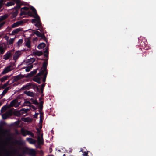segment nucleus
Instances as JSON below:
<instances>
[{
    "label": "nucleus",
    "instance_id": "48",
    "mask_svg": "<svg viewBox=\"0 0 156 156\" xmlns=\"http://www.w3.org/2000/svg\"><path fill=\"white\" fill-rule=\"evenodd\" d=\"M39 128L40 129H41L42 128V124H39Z\"/></svg>",
    "mask_w": 156,
    "mask_h": 156
},
{
    "label": "nucleus",
    "instance_id": "14",
    "mask_svg": "<svg viewBox=\"0 0 156 156\" xmlns=\"http://www.w3.org/2000/svg\"><path fill=\"white\" fill-rule=\"evenodd\" d=\"M47 66V63L46 62H44L43 64V67L42 68V70L41 71L44 74V72L45 73L46 72H46V67Z\"/></svg>",
    "mask_w": 156,
    "mask_h": 156
},
{
    "label": "nucleus",
    "instance_id": "21",
    "mask_svg": "<svg viewBox=\"0 0 156 156\" xmlns=\"http://www.w3.org/2000/svg\"><path fill=\"white\" fill-rule=\"evenodd\" d=\"M28 131L25 130L23 129H22L21 130V133L23 136H26V135H27Z\"/></svg>",
    "mask_w": 156,
    "mask_h": 156
},
{
    "label": "nucleus",
    "instance_id": "17",
    "mask_svg": "<svg viewBox=\"0 0 156 156\" xmlns=\"http://www.w3.org/2000/svg\"><path fill=\"white\" fill-rule=\"evenodd\" d=\"M8 16V15L7 14H5L1 16H0V22L6 19Z\"/></svg>",
    "mask_w": 156,
    "mask_h": 156
},
{
    "label": "nucleus",
    "instance_id": "24",
    "mask_svg": "<svg viewBox=\"0 0 156 156\" xmlns=\"http://www.w3.org/2000/svg\"><path fill=\"white\" fill-rule=\"evenodd\" d=\"M34 58H31L27 59V62L29 64H31L34 62Z\"/></svg>",
    "mask_w": 156,
    "mask_h": 156
},
{
    "label": "nucleus",
    "instance_id": "7",
    "mask_svg": "<svg viewBox=\"0 0 156 156\" xmlns=\"http://www.w3.org/2000/svg\"><path fill=\"white\" fill-rule=\"evenodd\" d=\"M12 114V112L9 110L7 111L5 114L2 115V118L3 119H6L8 117L11 115Z\"/></svg>",
    "mask_w": 156,
    "mask_h": 156
},
{
    "label": "nucleus",
    "instance_id": "39",
    "mask_svg": "<svg viewBox=\"0 0 156 156\" xmlns=\"http://www.w3.org/2000/svg\"><path fill=\"white\" fill-rule=\"evenodd\" d=\"M28 8L27 7H23L21 8L22 10H28Z\"/></svg>",
    "mask_w": 156,
    "mask_h": 156
},
{
    "label": "nucleus",
    "instance_id": "19",
    "mask_svg": "<svg viewBox=\"0 0 156 156\" xmlns=\"http://www.w3.org/2000/svg\"><path fill=\"white\" fill-rule=\"evenodd\" d=\"M27 140L31 144H34L36 142V140H35L30 138H27Z\"/></svg>",
    "mask_w": 156,
    "mask_h": 156
},
{
    "label": "nucleus",
    "instance_id": "29",
    "mask_svg": "<svg viewBox=\"0 0 156 156\" xmlns=\"http://www.w3.org/2000/svg\"><path fill=\"white\" fill-rule=\"evenodd\" d=\"M33 67V65H31L28 67H25L26 71L27 72L29 71L32 69Z\"/></svg>",
    "mask_w": 156,
    "mask_h": 156
},
{
    "label": "nucleus",
    "instance_id": "53",
    "mask_svg": "<svg viewBox=\"0 0 156 156\" xmlns=\"http://www.w3.org/2000/svg\"><path fill=\"white\" fill-rule=\"evenodd\" d=\"M63 156H65V154H64V155H63Z\"/></svg>",
    "mask_w": 156,
    "mask_h": 156
},
{
    "label": "nucleus",
    "instance_id": "1",
    "mask_svg": "<svg viewBox=\"0 0 156 156\" xmlns=\"http://www.w3.org/2000/svg\"><path fill=\"white\" fill-rule=\"evenodd\" d=\"M31 9L34 13V17L36 18V19L32 20V22L36 23L35 25L38 27H40L41 26V24L40 22V17L37 14L36 11L35 9L33 6L31 7Z\"/></svg>",
    "mask_w": 156,
    "mask_h": 156
},
{
    "label": "nucleus",
    "instance_id": "41",
    "mask_svg": "<svg viewBox=\"0 0 156 156\" xmlns=\"http://www.w3.org/2000/svg\"><path fill=\"white\" fill-rule=\"evenodd\" d=\"M3 0H0V6H1L3 4Z\"/></svg>",
    "mask_w": 156,
    "mask_h": 156
},
{
    "label": "nucleus",
    "instance_id": "27",
    "mask_svg": "<svg viewBox=\"0 0 156 156\" xmlns=\"http://www.w3.org/2000/svg\"><path fill=\"white\" fill-rule=\"evenodd\" d=\"M9 77L8 76H5L0 79V80L1 82H3L6 80Z\"/></svg>",
    "mask_w": 156,
    "mask_h": 156
},
{
    "label": "nucleus",
    "instance_id": "28",
    "mask_svg": "<svg viewBox=\"0 0 156 156\" xmlns=\"http://www.w3.org/2000/svg\"><path fill=\"white\" fill-rule=\"evenodd\" d=\"M23 42V40L22 39H20L17 42V46L19 48Z\"/></svg>",
    "mask_w": 156,
    "mask_h": 156
},
{
    "label": "nucleus",
    "instance_id": "20",
    "mask_svg": "<svg viewBox=\"0 0 156 156\" xmlns=\"http://www.w3.org/2000/svg\"><path fill=\"white\" fill-rule=\"evenodd\" d=\"M22 120L23 121L25 122H29L32 121V119L29 117L23 118Z\"/></svg>",
    "mask_w": 156,
    "mask_h": 156
},
{
    "label": "nucleus",
    "instance_id": "50",
    "mask_svg": "<svg viewBox=\"0 0 156 156\" xmlns=\"http://www.w3.org/2000/svg\"><path fill=\"white\" fill-rule=\"evenodd\" d=\"M38 30H40V31H41V32H42L43 31V29H38Z\"/></svg>",
    "mask_w": 156,
    "mask_h": 156
},
{
    "label": "nucleus",
    "instance_id": "18",
    "mask_svg": "<svg viewBox=\"0 0 156 156\" xmlns=\"http://www.w3.org/2000/svg\"><path fill=\"white\" fill-rule=\"evenodd\" d=\"M33 54L35 56H40L42 55V53L38 51H34L33 52Z\"/></svg>",
    "mask_w": 156,
    "mask_h": 156
},
{
    "label": "nucleus",
    "instance_id": "22",
    "mask_svg": "<svg viewBox=\"0 0 156 156\" xmlns=\"http://www.w3.org/2000/svg\"><path fill=\"white\" fill-rule=\"evenodd\" d=\"M30 154L31 155H34L35 154V150L32 149H30L29 150Z\"/></svg>",
    "mask_w": 156,
    "mask_h": 156
},
{
    "label": "nucleus",
    "instance_id": "36",
    "mask_svg": "<svg viewBox=\"0 0 156 156\" xmlns=\"http://www.w3.org/2000/svg\"><path fill=\"white\" fill-rule=\"evenodd\" d=\"M27 135H30L32 137H34V134L30 131H28V133Z\"/></svg>",
    "mask_w": 156,
    "mask_h": 156
},
{
    "label": "nucleus",
    "instance_id": "5",
    "mask_svg": "<svg viewBox=\"0 0 156 156\" xmlns=\"http://www.w3.org/2000/svg\"><path fill=\"white\" fill-rule=\"evenodd\" d=\"M11 66H9L4 68L1 74H5L12 70Z\"/></svg>",
    "mask_w": 156,
    "mask_h": 156
},
{
    "label": "nucleus",
    "instance_id": "6",
    "mask_svg": "<svg viewBox=\"0 0 156 156\" xmlns=\"http://www.w3.org/2000/svg\"><path fill=\"white\" fill-rule=\"evenodd\" d=\"M37 132L38 133V137L37 138V140L38 142V143L39 144H41L43 143V134H41V136H39L40 135V131L39 130V129H37Z\"/></svg>",
    "mask_w": 156,
    "mask_h": 156
},
{
    "label": "nucleus",
    "instance_id": "34",
    "mask_svg": "<svg viewBox=\"0 0 156 156\" xmlns=\"http://www.w3.org/2000/svg\"><path fill=\"white\" fill-rule=\"evenodd\" d=\"M48 48H46V50L44 51V55L46 57H47L48 56Z\"/></svg>",
    "mask_w": 156,
    "mask_h": 156
},
{
    "label": "nucleus",
    "instance_id": "13",
    "mask_svg": "<svg viewBox=\"0 0 156 156\" xmlns=\"http://www.w3.org/2000/svg\"><path fill=\"white\" fill-rule=\"evenodd\" d=\"M5 49L2 44H0V55L3 54L5 52Z\"/></svg>",
    "mask_w": 156,
    "mask_h": 156
},
{
    "label": "nucleus",
    "instance_id": "32",
    "mask_svg": "<svg viewBox=\"0 0 156 156\" xmlns=\"http://www.w3.org/2000/svg\"><path fill=\"white\" fill-rule=\"evenodd\" d=\"M14 3L13 2H8L6 4V5L7 6H10L14 5Z\"/></svg>",
    "mask_w": 156,
    "mask_h": 156
},
{
    "label": "nucleus",
    "instance_id": "40",
    "mask_svg": "<svg viewBox=\"0 0 156 156\" xmlns=\"http://www.w3.org/2000/svg\"><path fill=\"white\" fill-rule=\"evenodd\" d=\"M28 109H21L20 110L21 111H23L24 112H27L28 111Z\"/></svg>",
    "mask_w": 156,
    "mask_h": 156
},
{
    "label": "nucleus",
    "instance_id": "26",
    "mask_svg": "<svg viewBox=\"0 0 156 156\" xmlns=\"http://www.w3.org/2000/svg\"><path fill=\"white\" fill-rule=\"evenodd\" d=\"M27 95L33 97L34 96V94L32 92L28 91L25 93Z\"/></svg>",
    "mask_w": 156,
    "mask_h": 156
},
{
    "label": "nucleus",
    "instance_id": "16",
    "mask_svg": "<svg viewBox=\"0 0 156 156\" xmlns=\"http://www.w3.org/2000/svg\"><path fill=\"white\" fill-rule=\"evenodd\" d=\"M9 108H10V107H9V105H5L2 107L1 110V112L2 113H3Z\"/></svg>",
    "mask_w": 156,
    "mask_h": 156
},
{
    "label": "nucleus",
    "instance_id": "30",
    "mask_svg": "<svg viewBox=\"0 0 156 156\" xmlns=\"http://www.w3.org/2000/svg\"><path fill=\"white\" fill-rule=\"evenodd\" d=\"M30 41L28 39L25 43V45L28 48L30 47Z\"/></svg>",
    "mask_w": 156,
    "mask_h": 156
},
{
    "label": "nucleus",
    "instance_id": "43",
    "mask_svg": "<svg viewBox=\"0 0 156 156\" xmlns=\"http://www.w3.org/2000/svg\"><path fill=\"white\" fill-rule=\"evenodd\" d=\"M38 114V113H35V114L34 115V117L36 118H37Z\"/></svg>",
    "mask_w": 156,
    "mask_h": 156
},
{
    "label": "nucleus",
    "instance_id": "49",
    "mask_svg": "<svg viewBox=\"0 0 156 156\" xmlns=\"http://www.w3.org/2000/svg\"><path fill=\"white\" fill-rule=\"evenodd\" d=\"M9 81H8L4 85V86L5 87L8 84V83H9Z\"/></svg>",
    "mask_w": 156,
    "mask_h": 156
},
{
    "label": "nucleus",
    "instance_id": "15",
    "mask_svg": "<svg viewBox=\"0 0 156 156\" xmlns=\"http://www.w3.org/2000/svg\"><path fill=\"white\" fill-rule=\"evenodd\" d=\"M34 34L37 36L42 38H43L44 37V35L43 33H40L37 30L34 32Z\"/></svg>",
    "mask_w": 156,
    "mask_h": 156
},
{
    "label": "nucleus",
    "instance_id": "51",
    "mask_svg": "<svg viewBox=\"0 0 156 156\" xmlns=\"http://www.w3.org/2000/svg\"><path fill=\"white\" fill-rule=\"evenodd\" d=\"M2 105V103L1 102H0V106Z\"/></svg>",
    "mask_w": 156,
    "mask_h": 156
},
{
    "label": "nucleus",
    "instance_id": "9",
    "mask_svg": "<svg viewBox=\"0 0 156 156\" xmlns=\"http://www.w3.org/2000/svg\"><path fill=\"white\" fill-rule=\"evenodd\" d=\"M23 29L22 28H19L13 30L11 34L12 35H14L15 34H18L20 32L22 31Z\"/></svg>",
    "mask_w": 156,
    "mask_h": 156
},
{
    "label": "nucleus",
    "instance_id": "44",
    "mask_svg": "<svg viewBox=\"0 0 156 156\" xmlns=\"http://www.w3.org/2000/svg\"><path fill=\"white\" fill-rule=\"evenodd\" d=\"M45 86V84H42L41 85V90H43V89Z\"/></svg>",
    "mask_w": 156,
    "mask_h": 156
},
{
    "label": "nucleus",
    "instance_id": "37",
    "mask_svg": "<svg viewBox=\"0 0 156 156\" xmlns=\"http://www.w3.org/2000/svg\"><path fill=\"white\" fill-rule=\"evenodd\" d=\"M47 74V72H46L45 73V74L44 75V78L43 79V81L44 82L45 81L46 78V76Z\"/></svg>",
    "mask_w": 156,
    "mask_h": 156
},
{
    "label": "nucleus",
    "instance_id": "25",
    "mask_svg": "<svg viewBox=\"0 0 156 156\" xmlns=\"http://www.w3.org/2000/svg\"><path fill=\"white\" fill-rule=\"evenodd\" d=\"M15 38L16 37H15L14 38L10 39L8 41H7V43L9 45L12 44L14 42V41Z\"/></svg>",
    "mask_w": 156,
    "mask_h": 156
},
{
    "label": "nucleus",
    "instance_id": "3",
    "mask_svg": "<svg viewBox=\"0 0 156 156\" xmlns=\"http://www.w3.org/2000/svg\"><path fill=\"white\" fill-rule=\"evenodd\" d=\"M20 102H19L17 99H14L13 100L9 105L10 108L11 107H17L19 106L20 105Z\"/></svg>",
    "mask_w": 156,
    "mask_h": 156
},
{
    "label": "nucleus",
    "instance_id": "23",
    "mask_svg": "<svg viewBox=\"0 0 156 156\" xmlns=\"http://www.w3.org/2000/svg\"><path fill=\"white\" fill-rule=\"evenodd\" d=\"M45 44L44 43H40L37 46V47L39 49H41L45 47Z\"/></svg>",
    "mask_w": 156,
    "mask_h": 156
},
{
    "label": "nucleus",
    "instance_id": "11",
    "mask_svg": "<svg viewBox=\"0 0 156 156\" xmlns=\"http://www.w3.org/2000/svg\"><path fill=\"white\" fill-rule=\"evenodd\" d=\"M11 53L9 51H8L7 53L3 55V58L5 60H7L11 56Z\"/></svg>",
    "mask_w": 156,
    "mask_h": 156
},
{
    "label": "nucleus",
    "instance_id": "46",
    "mask_svg": "<svg viewBox=\"0 0 156 156\" xmlns=\"http://www.w3.org/2000/svg\"><path fill=\"white\" fill-rule=\"evenodd\" d=\"M42 122H43V119H40V121H39V124H42Z\"/></svg>",
    "mask_w": 156,
    "mask_h": 156
},
{
    "label": "nucleus",
    "instance_id": "2",
    "mask_svg": "<svg viewBox=\"0 0 156 156\" xmlns=\"http://www.w3.org/2000/svg\"><path fill=\"white\" fill-rule=\"evenodd\" d=\"M44 74L42 73V72H40L37 76H35L33 79V80L35 81L39 84H40L41 83V77L40 76L41 75H43Z\"/></svg>",
    "mask_w": 156,
    "mask_h": 156
},
{
    "label": "nucleus",
    "instance_id": "12",
    "mask_svg": "<svg viewBox=\"0 0 156 156\" xmlns=\"http://www.w3.org/2000/svg\"><path fill=\"white\" fill-rule=\"evenodd\" d=\"M31 85V84L30 83H28L26 85L23 86L21 89L23 90H28L30 88V87Z\"/></svg>",
    "mask_w": 156,
    "mask_h": 156
},
{
    "label": "nucleus",
    "instance_id": "42",
    "mask_svg": "<svg viewBox=\"0 0 156 156\" xmlns=\"http://www.w3.org/2000/svg\"><path fill=\"white\" fill-rule=\"evenodd\" d=\"M5 39L7 41L9 40V37L7 36H5L4 37Z\"/></svg>",
    "mask_w": 156,
    "mask_h": 156
},
{
    "label": "nucleus",
    "instance_id": "4",
    "mask_svg": "<svg viewBox=\"0 0 156 156\" xmlns=\"http://www.w3.org/2000/svg\"><path fill=\"white\" fill-rule=\"evenodd\" d=\"M22 51H16L14 55L13 59L15 60L17 59L22 54Z\"/></svg>",
    "mask_w": 156,
    "mask_h": 156
},
{
    "label": "nucleus",
    "instance_id": "31",
    "mask_svg": "<svg viewBox=\"0 0 156 156\" xmlns=\"http://www.w3.org/2000/svg\"><path fill=\"white\" fill-rule=\"evenodd\" d=\"M9 90V87L6 88L4 90L1 94L2 95H4L7 92V91Z\"/></svg>",
    "mask_w": 156,
    "mask_h": 156
},
{
    "label": "nucleus",
    "instance_id": "47",
    "mask_svg": "<svg viewBox=\"0 0 156 156\" xmlns=\"http://www.w3.org/2000/svg\"><path fill=\"white\" fill-rule=\"evenodd\" d=\"M43 116V114L42 113H41L40 114V119H42V117Z\"/></svg>",
    "mask_w": 156,
    "mask_h": 156
},
{
    "label": "nucleus",
    "instance_id": "45",
    "mask_svg": "<svg viewBox=\"0 0 156 156\" xmlns=\"http://www.w3.org/2000/svg\"><path fill=\"white\" fill-rule=\"evenodd\" d=\"M83 156H87V152H84L83 154Z\"/></svg>",
    "mask_w": 156,
    "mask_h": 156
},
{
    "label": "nucleus",
    "instance_id": "52",
    "mask_svg": "<svg viewBox=\"0 0 156 156\" xmlns=\"http://www.w3.org/2000/svg\"><path fill=\"white\" fill-rule=\"evenodd\" d=\"M58 151H60V150H59Z\"/></svg>",
    "mask_w": 156,
    "mask_h": 156
},
{
    "label": "nucleus",
    "instance_id": "8",
    "mask_svg": "<svg viewBox=\"0 0 156 156\" xmlns=\"http://www.w3.org/2000/svg\"><path fill=\"white\" fill-rule=\"evenodd\" d=\"M24 77V75H22L21 74L18 75L13 77V80L14 82L17 81L23 78Z\"/></svg>",
    "mask_w": 156,
    "mask_h": 156
},
{
    "label": "nucleus",
    "instance_id": "10",
    "mask_svg": "<svg viewBox=\"0 0 156 156\" xmlns=\"http://www.w3.org/2000/svg\"><path fill=\"white\" fill-rule=\"evenodd\" d=\"M23 23V22L22 21H19L13 23L12 26L11 27L12 28H14L16 27H17L20 25H21Z\"/></svg>",
    "mask_w": 156,
    "mask_h": 156
},
{
    "label": "nucleus",
    "instance_id": "33",
    "mask_svg": "<svg viewBox=\"0 0 156 156\" xmlns=\"http://www.w3.org/2000/svg\"><path fill=\"white\" fill-rule=\"evenodd\" d=\"M30 104V103L29 101H25L23 104L24 106L29 105Z\"/></svg>",
    "mask_w": 156,
    "mask_h": 156
},
{
    "label": "nucleus",
    "instance_id": "38",
    "mask_svg": "<svg viewBox=\"0 0 156 156\" xmlns=\"http://www.w3.org/2000/svg\"><path fill=\"white\" fill-rule=\"evenodd\" d=\"M37 72V71L36 70H34V71L31 72L30 73L31 74V75H33L35 74Z\"/></svg>",
    "mask_w": 156,
    "mask_h": 156
},
{
    "label": "nucleus",
    "instance_id": "35",
    "mask_svg": "<svg viewBox=\"0 0 156 156\" xmlns=\"http://www.w3.org/2000/svg\"><path fill=\"white\" fill-rule=\"evenodd\" d=\"M5 22H3L0 23V30L1 29L2 27L5 24Z\"/></svg>",
    "mask_w": 156,
    "mask_h": 156
}]
</instances>
